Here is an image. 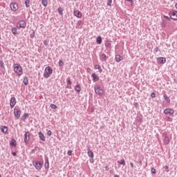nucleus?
<instances>
[{
    "mask_svg": "<svg viewBox=\"0 0 177 177\" xmlns=\"http://www.w3.org/2000/svg\"><path fill=\"white\" fill-rule=\"evenodd\" d=\"M166 172H169L168 170H167Z\"/></svg>",
    "mask_w": 177,
    "mask_h": 177,
    "instance_id": "59",
    "label": "nucleus"
},
{
    "mask_svg": "<svg viewBox=\"0 0 177 177\" xmlns=\"http://www.w3.org/2000/svg\"><path fill=\"white\" fill-rule=\"evenodd\" d=\"M43 6H48V1L47 0H41Z\"/></svg>",
    "mask_w": 177,
    "mask_h": 177,
    "instance_id": "28",
    "label": "nucleus"
},
{
    "mask_svg": "<svg viewBox=\"0 0 177 177\" xmlns=\"http://www.w3.org/2000/svg\"><path fill=\"white\" fill-rule=\"evenodd\" d=\"M72 154H73V151H71V150L68 151V156H72Z\"/></svg>",
    "mask_w": 177,
    "mask_h": 177,
    "instance_id": "44",
    "label": "nucleus"
},
{
    "mask_svg": "<svg viewBox=\"0 0 177 177\" xmlns=\"http://www.w3.org/2000/svg\"><path fill=\"white\" fill-rule=\"evenodd\" d=\"M11 31L14 35H17V28H12Z\"/></svg>",
    "mask_w": 177,
    "mask_h": 177,
    "instance_id": "23",
    "label": "nucleus"
},
{
    "mask_svg": "<svg viewBox=\"0 0 177 177\" xmlns=\"http://www.w3.org/2000/svg\"><path fill=\"white\" fill-rule=\"evenodd\" d=\"M114 177H120L118 175H115Z\"/></svg>",
    "mask_w": 177,
    "mask_h": 177,
    "instance_id": "54",
    "label": "nucleus"
},
{
    "mask_svg": "<svg viewBox=\"0 0 177 177\" xmlns=\"http://www.w3.org/2000/svg\"><path fill=\"white\" fill-rule=\"evenodd\" d=\"M24 85H28V77H25L24 78Z\"/></svg>",
    "mask_w": 177,
    "mask_h": 177,
    "instance_id": "26",
    "label": "nucleus"
},
{
    "mask_svg": "<svg viewBox=\"0 0 177 177\" xmlns=\"http://www.w3.org/2000/svg\"><path fill=\"white\" fill-rule=\"evenodd\" d=\"M66 88H68V89H71V86H70V85L68 86V85Z\"/></svg>",
    "mask_w": 177,
    "mask_h": 177,
    "instance_id": "53",
    "label": "nucleus"
},
{
    "mask_svg": "<svg viewBox=\"0 0 177 177\" xmlns=\"http://www.w3.org/2000/svg\"><path fill=\"white\" fill-rule=\"evenodd\" d=\"M26 21L24 20H21L19 21L17 24V28H18L19 29L20 28H26Z\"/></svg>",
    "mask_w": 177,
    "mask_h": 177,
    "instance_id": "4",
    "label": "nucleus"
},
{
    "mask_svg": "<svg viewBox=\"0 0 177 177\" xmlns=\"http://www.w3.org/2000/svg\"><path fill=\"white\" fill-rule=\"evenodd\" d=\"M88 151L87 152V154H88V157L93 159V157H94L93 152L92 151H91V149H88Z\"/></svg>",
    "mask_w": 177,
    "mask_h": 177,
    "instance_id": "19",
    "label": "nucleus"
},
{
    "mask_svg": "<svg viewBox=\"0 0 177 177\" xmlns=\"http://www.w3.org/2000/svg\"><path fill=\"white\" fill-rule=\"evenodd\" d=\"M30 38H34L35 37V32L32 31V32L30 35Z\"/></svg>",
    "mask_w": 177,
    "mask_h": 177,
    "instance_id": "38",
    "label": "nucleus"
},
{
    "mask_svg": "<svg viewBox=\"0 0 177 177\" xmlns=\"http://www.w3.org/2000/svg\"><path fill=\"white\" fill-rule=\"evenodd\" d=\"M157 62L158 64H165L167 59H165V57H160L157 59Z\"/></svg>",
    "mask_w": 177,
    "mask_h": 177,
    "instance_id": "8",
    "label": "nucleus"
},
{
    "mask_svg": "<svg viewBox=\"0 0 177 177\" xmlns=\"http://www.w3.org/2000/svg\"><path fill=\"white\" fill-rule=\"evenodd\" d=\"M166 121H169L170 122H172V118L170 117H167Z\"/></svg>",
    "mask_w": 177,
    "mask_h": 177,
    "instance_id": "42",
    "label": "nucleus"
},
{
    "mask_svg": "<svg viewBox=\"0 0 177 177\" xmlns=\"http://www.w3.org/2000/svg\"><path fill=\"white\" fill-rule=\"evenodd\" d=\"M105 46H106V48H109V47L111 46V44H110V42H109V41H106L105 43Z\"/></svg>",
    "mask_w": 177,
    "mask_h": 177,
    "instance_id": "34",
    "label": "nucleus"
},
{
    "mask_svg": "<svg viewBox=\"0 0 177 177\" xmlns=\"http://www.w3.org/2000/svg\"><path fill=\"white\" fill-rule=\"evenodd\" d=\"M53 73V70L52 69V68H50V66H47L45 68V72L43 75V77L44 78H49V77H50V75H52V73Z\"/></svg>",
    "mask_w": 177,
    "mask_h": 177,
    "instance_id": "2",
    "label": "nucleus"
},
{
    "mask_svg": "<svg viewBox=\"0 0 177 177\" xmlns=\"http://www.w3.org/2000/svg\"><path fill=\"white\" fill-rule=\"evenodd\" d=\"M82 24H83L82 21H77V26H82Z\"/></svg>",
    "mask_w": 177,
    "mask_h": 177,
    "instance_id": "45",
    "label": "nucleus"
},
{
    "mask_svg": "<svg viewBox=\"0 0 177 177\" xmlns=\"http://www.w3.org/2000/svg\"><path fill=\"white\" fill-rule=\"evenodd\" d=\"M0 66L1 68H5V65H3V62H0Z\"/></svg>",
    "mask_w": 177,
    "mask_h": 177,
    "instance_id": "39",
    "label": "nucleus"
},
{
    "mask_svg": "<svg viewBox=\"0 0 177 177\" xmlns=\"http://www.w3.org/2000/svg\"><path fill=\"white\" fill-rule=\"evenodd\" d=\"M28 117V113H24L21 118L22 121H26V119Z\"/></svg>",
    "mask_w": 177,
    "mask_h": 177,
    "instance_id": "27",
    "label": "nucleus"
},
{
    "mask_svg": "<svg viewBox=\"0 0 177 177\" xmlns=\"http://www.w3.org/2000/svg\"><path fill=\"white\" fill-rule=\"evenodd\" d=\"M58 12L59 13V15H63V9L62 8H59Z\"/></svg>",
    "mask_w": 177,
    "mask_h": 177,
    "instance_id": "35",
    "label": "nucleus"
},
{
    "mask_svg": "<svg viewBox=\"0 0 177 177\" xmlns=\"http://www.w3.org/2000/svg\"><path fill=\"white\" fill-rule=\"evenodd\" d=\"M64 63H63V60H59V66H60V67H62L63 66Z\"/></svg>",
    "mask_w": 177,
    "mask_h": 177,
    "instance_id": "41",
    "label": "nucleus"
},
{
    "mask_svg": "<svg viewBox=\"0 0 177 177\" xmlns=\"http://www.w3.org/2000/svg\"><path fill=\"white\" fill-rule=\"evenodd\" d=\"M91 77L93 78V82H97V81H99V76H97L95 73H92Z\"/></svg>",
    "mask_w": 177,
    "mask_h": 177,
    "instance_id": "13",
    "label": "nucleus"
},
{
    "mask_svg": "<svg viewBox=\"0 0 177 177\" xmlns=\"http://www.w3.org/2000/svg\"><path fill=\"white\" fill-rule=\"evenodd\" d=\"M95 70H99L100 73H102V71H103L100 65H95Z\"/></svg>",
    "mask_w": 177,
    "mask_h": 177,
    "instance_id": "24",
    "label": "nucleus"
},
{
    "mask_svg": "<svg viewBox=\"0 0 177 177\" xmlns=\"http://www.w3.org/2000/svg\"><path fill=\"white\" fill-rule=\"evenodd\" d=\"M74 15L76 17H78V19L82 17V13L80 11H74Z\"/></svg>",
    "mask_w": 177,
    "mask_h": 177,
    "instance_id": "15",
    "label": "nucleus"
},
{
    "mask_svg": "<svg viewBox=\"0 0 177 177\" xmlns=\"http://www.w3.org/2000/svg\"><path fill=\"white\" fill-rule=\"evenodd\" d=\"M106 171H109V169H108L107 167H106Z\"/></svg>",
    "mask_w": 177,
    "mask_h": 177,
    "instance_id": "57",
    "label": "nucleus"
},
{
    "mask_svg": "<svg viewBox=\"0 0 177 177\" xmlns=\"http://www.w3.org/2000/svg\"><path fill=\"white\" fill-rule=\"evenodd\" d=\"M151 173L152 174H156V169L151 168Z\"/></svg>",
    "mask_w": 177,
    "mask_h": 177,
    "instance_id": "46",
    "label": "nucleus"
},
{
    "mask_svg": "<svg viewBox=\"0 0 177 177\" xmlns=\"http://www.w3.org/2000/svg\"><path fill=\"white\" fill-rule=\"evenodd\" d=\"M154 52H156V53H157V52H158V47H156L155 48Z\"/></svg>",
    "mask_w": 177,
    "mask_h": 177,
    "instance_id": "51",
    "label": "nucleus"
},
{
    "mask_svg": "<svg viewBox=\"0 0 177 177\" xmlns=\"http://www.w3.org/2000/svg\"><path fill=\"white\" fill-rule=\"evenodd\" d=\"M30 142V132H26L24 134V143H26V145H28V142Z\"/></svg>",
    "mask_w": 177,
    "mask_h": 177,
    "instance_id": "6",
    "label": "nucleus"
},
{
    "mask_svg": "<svg viewBox=\"0 0 177 177\" xmlns=\"http://www.w3.org/2000/svg\"><path fill=\"white\" fill-rule=\"evenodd\" d=\"M96 42L98 45H100V44H102V37L98 36L96 39Z\"/></svg>",
    "mask_w": 177,
    "mask_h": 177,
    "instance_id": "22",
    "label": "nucleus"
},
{
    "mask_svg": "<svg viewBox=\"0 0 177 177\" xmlns=\"http://www.w3.org/2000/svg\"><path fill=\"white\" fill-rule=\"evenodd\" d=\"M91 161V162H93V161H92V160H90Z\"/></svg>",
    "mask_w": 177,
    "mask_h": 177,
    "instance_id": "58",
    "label": "nucleus"
},
{
    "mask_svg": "<svg viewBox=\"0 0 177 177\" xmlns=\"http://www.w3.org/2000/svg\"><path fill=\"white\" fill-rule=\"evenodd\" d=\"M17 145V143L16 142V141L15 140V139L11 140L10 142V145L13 146L14 147H16Z\"/></svg>",
    "mask_w": 177,
    "mask_h": 177,
    "instance_id": "25",
    "label": "nucleus"
},
{
    "mask_svg": "<svg viewBox=\"0 0 177 177\" xmlns=\"http://www.w3.org/2000/svg\"><path fill=\"white\" fill-rule=\"evenodd\" d=\"M10 9L12 10V12H16L17 9H19V5H17V3H11L10 5Z\"/></svg>",
    "mask_w": 177,
    "mask_h": 177,
    "instance_id": "5",
    "label": "nucleus"
},
{
    "mask_svg": "<svg viewBox=\"0 0 177 177\" xmlns=\"http://www.w3.org/2000/svg\"><path fill=\"white\" fill-rule=\"evenodd\" d=\"M76 92H81V86L80 85V84H77L75 88Z\"/></svg>",
    "mask_w": 177,
    "mask_h": 177,
    "instance_id": "21",
    "label": "nucleus"
},
{
    "mask_svg": "<svg viewBox=\"0 0 177 177\" xmlns=\"http://www.w3.org/2000/svg\"><path fill=\"white\" fill-rule=\"evenodd\" d=\"M25 5L26 8H30V0H25Z\"/></svg>",
    "mask_w": 177,
    "mask_h": 177,
    "instance_id": "30",
    "label": "nucleus"
},
{
    "mask_svg": "<svg viewBox=\"0 0 177 177\" xmlns=\"http://www.w3.org/2000/svg\"><path fill=\"white\" fill-rule=\"evenodd\" d=\"M44 45H47V44H46V41H44Z\"/></svg>",
    "mask_w": 177,
    "mask_h": 177,
    "instance_id": "55",
    "label": "nucleus"
},
{
    "mask_svg": "<svg viewBox=\"0 0 177 177\" xmlns=\"http://www.w3.org/2000/svg\"><path fill=\"white\" fill-rule=\"evenodd\" d=\"M51 109H53V110H55V109L57 108V106L55 104H51L50 106Z\"/></svg>",
    "mask_w": 177,
    "mask_h": 177,
    "instance_id": "36",
    "label": "nucleus"
},
{
    "mask_svg": "<svg viewBox=\"0 0 177 177\" xmlns=\"http://www.w3.org/2000/svg\"><path fill=\"white\" fill-rule=\"evenodd\" d=\"M164 17H165V19H166V20H168V21L171 20V18L167 16V15H164Z\"/></svg>",
    "mask_w": 177,
    "mask_h": 177,
    "instance_id": "43",
    "label": "nucleus"
},
{
    "mask_svg": "<svg viewBox=\"0 0 177 177\" xmlns=\"http://www.w3.org/2000/svg\"><path fill=\"white\" fill-rule=\"evenodd\" d=\"M112 2H113V0H107V5L109 6H111Z\"/></svg>",
    "mask_w": 177,
    "mask_h": 177,
    "instance_id": "37",
    "label": "nucleus"
},
{
    "mask_svg": "<svg viewBox=\"0 0 177 177\" xmlns=\"http://www.w3.org/2000/svg\"><path fill=\"white\" fill-rule=\"evenodd\" d=\"M47 135H48V136H52V131L48 130V131H47Z\"/></svg>",
    "mask_w": 177,
    "mask_h": 177,
    "instance_id": "40",
    "label": "nucleus"
},
{
    "mask_svg": "<svg viewBox=\"0 0 177 177\" xmlns=\"http://www.w3.org/2000/svg\"><path fill=\"white\" fill-rule=\"evenodd\" d=\"M168 168H169V167H168V165L163 167V169H168Z\"/></svg>",
    "mask_w": 177,
    "mask_h": 177,
    "instance_id": "50",
    "label": "nucleus"
},
{
    "mask_svg": "<svg viewBox=\"0 0 177 177\" xmlns=\"http://www.w3.org/2000/svg\"><path fill=\"white\" fill-rule=\"evenodd\" d=\"M1 131L3 133H8V127L2 126L1 127Z\"/></svg>",
    "mask_w": 177,
    "mask_h": 177,
    "instance_id": "17",
    "label": "nucleus"
},
{
    "mask_svg": "<svg viewBox=\"0 0 177 177\" xmlns=\"http://www.w3.org/2000/svg\"><path fill=\"white\" fill-rule=\"evenodd\" d=\"M15 105H16V97H11L10 101V106L12 109H13V107H15Z\"/></svg>",
    "mask_w": 177,
    "mask_h": 177,
    "instance_id": "11",
    "label": "nucleus"
},
{
    "mask_svg": "<svg viewBox=\"0 0 177 177\" xmlns=\"http://www.w3.org/2000/svg\"><path fill=\"white\" fill-rule=\"evenodd\" d=\"M130 165H131V168H133V162H131Z\"/></svg>",
    "mask_w": 177,
    "mask_h": 177,
    "instance_id": "52",
    "label": "nucleus"
},
{
    "mask_svg": "<svg viewBox=\"0 0 177 177\" xmlns=\"http://www.w3.org/2000/svg\"><path fill=\"white\" fill-rule=\"evenodd\" d=\"M13 67L14 71L15 73H16V74H17L19 77L20 75H23V68L21 67V66H20V64H14Z\"/></svg>",
    "mask_w": 177,
    "mask_h": 177,
    "instance_id": "1",
    "label": "nucleus"
},
{
    "mask_svg": "<svg viewBox=\"0 0 177 177\" xmlns=\"http://www.w3.org/2000/svg\"><path fill=\"white\" fill-rule=\"evenodd\" d=\"M121 60H122V57L120 56V55H115V62L119 63V62H121Z\"/></svg>",
    "mask_w": 177,
    "mask_h": 177,
    "instance_id": "18",
    "label": "nucleus"
},
{
    "mask_svg": "<svg viewBox=\"0 0 177 177\" xmlns=\"http://www.w3.org/2000/svg\"><path fill=\"white\" fill-rule=\"evenodd\" d=\"M165 143H167V145H168V143H169V138H168V136H165Z\"/></svg>",
    "mask_w": 177,
    "mask_h": 177,
    "instance_id": "33",
    "label": "nucleus"
},
{
    "mask_svg": "<svg viewBox=\"0 0 177 177\" xmlns=\"http://www.w3.org/2000/svg\"><path fill=\"white\" fill-rule=\"evenodd\" d=\"M118 162L120 165H123V167H125V165H126L125 160H124V159H121L120 160H118Z\"/></svg>",
    "mask_w": 177,
    "mask_h": 177,
    "instance_id": "20",
    "label": "nucleus"
},
{
    "mask_svg": "<svg viewBox=\"0 0 177 177\" xmlns=\"http://www.w3.org/2000/svg\"><path fill=\"white\" fill-rule=\"evenodd\" d=\"M14 114L17 120H19L20 118V115L21 114V112L20 111V110L15 108L14 109Z\"/></svg>",
    "mask_w": 177,
    "mask_h": 177,
    "instance_id": "7",
    "label": "nucleus"
},
{
    "mask_svg": "<svg viewBox=\"0 0 177 177\" xmlns=\"http://www.w3.org/2000/svg\"><path fill=\"white\" fill-rule=\"evenodd\" d=\"M164 99L167 103H169V102H171V100L169 99V97H168V95H164Z\"/></svg>",
    "mask_w": 177,
    "mask_h": 177,
    "instance_id": "29",
    "label": "nucleus"
},
{
    "mask_svg": "<svg viewBox=\"0 0 177 177\" xmlns=\"http://www.w3.org/2000/svg\"><path fill=\"white\" fill-rule=\"evenodd\" d=\"M151 96L152 97H156V93H152L151 94Z\"/></svg>",
    "mask_w": 177,
    "mask_h": 177,
    "instance_id": "49",
    "label": "nucleus"
},
{
    "mask_svg": "<svg viewBox=\"0 0 177 177\" xmlns=\"http://www.w3.org/2000/svg\"><path fill=\"white\" fill-rule=\"evenodd\" d=\"M0 177H2V176L0 174Z\"/></svg>",
    "mask_w": 177,
    "mask_h": 177,
    "instance_id": "60",
    "label": "nucleus"
},
{
    "mask_svg": "<svg viewBox=\"0 0 177 177\" xmlns=\"http://www.w3.org/2000/svg\"><path fill=\"white\" fill-rule=\"evenodd\" d=\"M94 91L95 93H97L100 96H102L104 93V91L102 88H100V86H95L94 88Z\"/></svg>",
    "mask_w": 177,
    "mask_h": 177,
    "instance_id": "3",
    "label": "nucleus"
},
{
    "mask_svg": "<svg viewBox=\"0 0 177 177\" xmlns=\"http://www.w3.org/2000/svg\"><path fill=\"white\" fill-rule=\"evenodd\" d=\"M37 149H38V147H35L34 149H32L31 150L32 153H34L35 150H37Z\"/></svg>",
    "mask_w": 177,
    "mask_h": 177,
    "instance_id": "47",
    "label": "nucleus"
},
{
    "mask_svg": "<svg viewBox=\"0 0 177 177\" xmlns=\"http://www.w3.org/2000/svg\"><path fill=\"white\" fill-rule=\"evenodd\" d=\"M39 135V138L40 139V140H42V142H45V136L44 135V133H42V132L39 131L38 133Z\"/></svg>",
    "mask_w": 177,
    "mask_h": 177,
    "instance_id": "16",
    "label": "nucleus"
},
{
    "mask_svg": "<svg viewBox=\"0 0 177 177\" xmlns=\"http://www.w3.org/2000/svg\"><path fill=\"white\" fill-rule=\"evenodd\" d=\"M33 165L35 167V168H36V169H41V168H42V164L38 161L37 162H33Z\"/></svg>",
    "mask_w": 177,
    "mask_h": 177,
    "instance_id": "10",
    "label": "nucleus"
},
{
    "mask_svg": "<svg viewBox=\"0 0 177 177\" xmlns=\"http://www.w3.org/2000/svg\"><path fill=\"white\" fill-rule=\"evenodd\" d=\"M127 1H128V2H131L132 0H127Z\"/></svg>",
    "mask_w": 177,
    "mask_h": 177,
    "instance_id": "56",
    "label": "nucleus"
},
{
    "mask_svg": "<svg viewBox=\"0 0 177 177\" xmlns=\"http://www.w3.org/2000/svg\"><path fill=\"white\" fill-rule=\"evenodd\" d=\"M66 83L68 84V85H70V86H71V84H73V83L71 82V80L70 77H68V78L66 79Z\"/></svg>",
    "mask_w": 177,
    "mask_h": 177,
    "instance_id": "32",
    "label": "nucleus"
},
{
    "mask_svg": "<svg viewBox=\"0 0 177 177\" xmlns=\"http://www.w3.org/2000/svg\"><path fill=\"white\" fill-rule=\"evenodd\" d=\"M101 57L103 60H104L106 62V60H107V56L106 55V54H102L101 55Z\"/></svg>",
    "mask_w": 177,
    "mask_h": 177,
    "instance_id": "31",
    "label": "nucleus"
},
{
    "mask_svg": "<svg viewBox=\"0 0 177 177\" xmlns=\"http://www.w3.org/2000/svg\"><path fill=\"white\" fill-rule=\"evenodd\" d=\"M164 113L165 114H171V115H172V114H174V111H173L172 109L167 108V109H165L164 110Z\"/></svg>",
    "mask_w": 177,
    "mask_h": 177,
    "instance_id": "12",
    "label": "nucleus"
},
{
    "mask_svg": "<svg viewBox=\"0 0 177 177\" xmlns=\"http://www.w3.org/2000/svg\"><path fill=\"white\" fill-rule=\"evenodd\" d=\"M44 167L46 168V169H49V158H48V157L45 158Z\"/></svg>",
    "mask_w": 177,
    "mask_h": 177,
    "instance_id": "14",
    "label": "nucleus"
},
{
    "mask_svg": "<svg viewBox=\"0 0 177 177\" xmlns=\"http://www.w3.org/2000/svg\"><path fill=\"white\" fill-rule=\"evenodd\" d=\"M169 16L172 20H177V11L169 12Z\"/></svg>",
    "mask_w": 177,
    "mask_h": 177,
    "instance_id": "9",
    "label": "nucleus"
},
{
    "mask_svg": "<svg viewBox=\"0 0 177 177\" xmlns=\"http://www.w3.org/2000/svg\"><path fill=\"white\" fill-rule=\"evenodd\" d=\"M12 154L14 157H16V156H17V152H12Z\"/></svg>",
    "mask_w": 177,
    "mask_h": 177,
    "instance_id": "48",
    "label": "nucleus"
}]
</instances>
